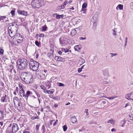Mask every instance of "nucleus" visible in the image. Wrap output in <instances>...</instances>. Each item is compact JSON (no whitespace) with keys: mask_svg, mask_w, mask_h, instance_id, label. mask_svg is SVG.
I'll return each mask as SVG.
<instances>
[{"mask_svg":"<svg viewBox=\"0 0 133 133\" xmlns=\"http://www.w3.org/2000/svg\"><path fill=\"white\" fill-rule=\"evenodd\" d=\"M21 80L27 84H30L33 81L32 76L30 72H24L21 75Z\"/></svg>","mask_w":133,"mask_h":133,"instance_id":"obj_1","label":"nucleus"},{"mask_svg":"<svg viewBox=\"0 0 133 133\" xmlns=\"http://www.w3.org/2000/svg\"><path fill=\"white\" fill-rule=\"evenodd\" d=\"M19 130L17 124L13 123L9 124L7 127L6 132L15 133Z\"/></svg>","mask_w":133,"mask_h":133,"instance_id":"obj_2","label":"nucleus"},{"mask_svg":"<svg viewBox=\"0 0 133 133\" xmlns=\"http://www.w3.org/2000/svg\"><path fill=\"white\" fill-rule=\"evenodd\" d=\"M17 63L18 68L21 70H23L26 68L28 63L27 60L25 59H18Z\"/></svg>","mask_w":133,"mask_h":133,"instance_id":"obj_3","label":"nucleus"},{"mask_svg":"<svg viewBox=\"0 0 133 133\" xmlns=\"http://www.w3.org/2000/svg\"><path fill=\"white\" fill-rule=\"evenodd\" d=\"M29 65L31 69L33 71H36L38 69L39 63L34 61L33 59H31Z\"/></svg>","mask_w":133,"mask_h":133,"instance_id":"obj_4","label":"nucleus"},{"mask_svg":"<svg viewBox=\"0 0 133 133\" xmlns=\"http://www.w3.org/2000/svg\"><path fill=\"white\" fill-rule=\"evenodd\" d=\"M67 39L65 36H63L59 39L60 43L62 46H64L67 43Z\"/></svg>","mask_w":133,"mask_h":133,"instance_id":"obj_5","label":"nucleus"},{"mask_svg":"<svg viewBox=\"0 0 133 133\" xmlns=\"http://www.w3.org/2000/svg\"><path fill=\"white\" fill-rule=\"evenodd\" d=\"M19 93L20 96L22 98H24L26 100V94L23 88L21 87H20Z\"/></svg>","mask_w":133,"mask_h":133,"instance_id":"obj_6","label":"nucleus"},{"mask_svg":"<svg viewBox=\"0 0 133 133\" xmlns=\"http://www.w3.org/2000/svg\"><path fill=\"white\" fill-rule=\"evenodd\" d=\"M31 4L35 7L39 8L40 6L38 0H33L31 2Z\"/></svg>","mask_w":133,"mask_h":133,"instance_id":"obj_7","label":"nucleus"},{"mask_svg":"<svg viewBox=\"0 0 133 133\" xmlns=\"http://www.w3.org/2000/svg\"><path fill=\"white\" fill-rule=\"evenodd\" d=\"M17 30L15 29V30H8V32L10 36L13 38L14 37V34H15L16 32H17Z\"/></svg>","mask_w":133,"mask_h":133,"instance_id":"obj_8","label":"nucleus"},{"mask_svg":"<svg viewBox=\"0 0 133 133\" xmlns=\"http://www.w3.org/2000/svg\"><path fill=\"white\" fill-rule=\"evenodd\" d=\"M43 70L41 71L38 74V77L41 79H43L45 77V74L43 73Z\"/></svg>","mask_w":133,"mask_h":133,"instance_id":"obj_9","label":"nucleus"},{"mask_svg":"<svg viewBox=\"0 0 133 133\" xmlns=\"http://www.w3.org/2000/svg\"><path fill=\"white\" fill-rule=\"evenodd\" d=\"M17 12L19 14L25 16H26L27 15V12L24 10L22 11L18 10H17Z\"/></svg>","mask_w":133,"mask_h":133,"instance_id":"obj_10","label":"nucleus"},{"mask_svg":"<svg viewBox=\"0 0 133 133\" xmlns=\"http://www.w3.org/2000/svg\"><path fill=\"white\" fill-rule=\"evenodd\" d=\"M33 95L32 92L29 91H27L26 93V101L27 102L29 97H31V95Z\"/></svg>","mask_w":133,"mask_h":133,"instance_id":"obj_11","label":"nucleus"},{"mask_svg":"<svg viewBox=\"0 0 133 133\" xmlns=\"http://www.w3.org/2000/svg\"><path fill=\"white\" fill-rule=\"evenodd\" d=\"M78 60V63L80 64V65H82L85 62V60L81 57L79 58Z\"/></svg>","mask_w":133,"mask_h":133,"instance_id":"obj_12","label":"nucleus"},{"mask_svg":"<svg viewBox=\"0 0 133 133\" xmlns=\"http://www.w3.org/2000/svg\"><path fill=\"white\" fill-rule=\"evenodd\" d=\"M13 102L14 105L16 106L17 103H18L20 101L19 99V98L17 97H15L13 98Z\"/></svg>","mask_w":133,"mask_h":133,"instance_id":"obj_13","label":"nucleus"},{"mask_svg":"<svg viewBox=\"0 0 133 133\" xmlns=\"http://www.w3.org/2000/svg\"><path fill=\"white\" fill-rule=\"evenodd\" d=\"M17 29L16 26L12 24L9 26L8 30L11 31V30H15V29L17 30Z\"/></svg>","mask_w":133,"mask_h":133,"instance_id":"obj_14","label":"nucleus"},{"mask_svg":"<svg viewBox=\"0 0 133 133\" xmlns=\"http://www.w3.org/2000/svg\"><path fill=\"white\" fill-rule=\"evenodd\" d=\"M7 96L6 94H4L3 97L1 99V101L3 102H6L7 101Z\"/></svg>","mask_w":133,"mask_h":133,"instance_id":"obj_15","label":"nucleus"},{"mask_svg":"<svg viewBox=\"0 0 133 133\" xmlns=\"http://www.w3.org/2000/svg\"><path fill=\"white\" fill-rule=\"evenodd\" d=\"M81 48L80 45H76L74 46V48L75 50L79 51Z\"/></svg>","mask_w":133,"mask_h":133,"instance_id":"obj_16","label":"nucleus"},{"mask_svg":"<svg viewBox=\"0 0 133 133\" xmlns=\"http://www.w3.org/2000/svg\"><path fill=\"white\" fill-rule=\"evenodd\" d=\"M107 122L108 123H110L112 125H114L115 123V121L112 118H111L110 120L107 121Z\"/></svg>","mask_w":133,"mask_h":133,"instance_id":"obj_17","label":"nucleus"},{"mask_svg":"<svg viewBox=\"0 0 133 133\" xmlns=\"http://www.w3.org/2000/svg\"><path fill=\"white\" fill-rule=\"evenodd\" d=\"M71 121L73 123L76 122L77 121L76 117L75 116H73L71 117Z\"/></svg>","mask_w":133,"mask_h":133,"instance_id":"obj_18","label":"nucleus"},{"mask_svg":"<svg viewBox=\"0 0 133 133\" xmlns=\"http://www.w3.org/2000/svg\"><path fill=\"white\" fill-rule=\"evenodd\" d=\"M77 32L76 30L75 29H74L72 30L70 34L71 35L74 36L76 34Z\"/></svg>","mask_w":133,"mask_h":133,"instance_id":"obj_19","label":"nucleus"},{"mask_svg":"<svg viewBox=\"0 0 133 133\" xmlns=\"http://www.w3.org/2000/svg\"><path fill=\"white\" fill-rule=\"evenodd\" d=\"M16 32V33L14 34V37H15V38H17L18 37H21V38H22V36L20 35L18 33H17V32Z\"/></svg>","mask_w":133,"mask_h":133,"instance_id":"obj_20","label":"nucleus"},{"mask_svg":"<svg viewBox=\"0 0 133 133\" xmlns=\"http://www.w3.org/2000/svg\"><path fill=\"white\" fill-rule=\"evenodd\" d=\"M118 8L120 10H122L123 8V5L122 4H119L116 7V9L117 10H118Z\"/></svg>","mask_w":133,"mask_h":133,"instance_id":"obj_21","label":"nucleus"},{"mask_svg":"<svg viewBox=\"0 0 133 133\" xmlns=\"http://www.w3.org/2000/svg\"><path fill=\"white\" fill-rule=\"evenodd\" d=\"M46 87L48 88V89H49L51 87V84L49 82L47 81L46 83Z\"/></svg>","mask_w":133,"mask_h":133,"instance_id":"obj_22","label":"nucleus"},{"mask_svg":"<svg viewBox=\"0 0 133 133\" xmlns=\"http://www.w3.org/2000/svg\"><path fill=\"white\" fill-rule=\"evenodd\" d=\"M55 59L58 61H62L63 58L61 57L56 56L55 57Z\"/></svg>","mask_w":133,"mask_h":133,"instance_id":"obj_23","label":"nucleus"},{"mask_svg":"<svg viewBox=\"0 0 133 133\" xmlns=\"http://www.w3.org/2000/svg\"><path fill=\"white\" fill-rule=\"evenodd\" d=\"M87 6V3L85 2L82 5V9H85Z\"/></svg>","mask_w":133,"mask_h":133,"instance_id":"obj_24","label":"nucleus"},{"mask_svg":"<svg viewBox=\"0 0 133 133\" xmlns=\"http://www.w3.org/2000/svg\"><path fill=\"white\" fill-rule=\"evenodd\" d=\"M55 91V90L54 89H52L48 91V94H52Z\"/></svg>","mask_w":133,"mask_h":133,"instance_id":"obj_25","label":"nucleus"},{"mask_svg":"<svg viewBox=\"0 0 133 133\" xmlns=\"http://www.w3.org/2000/svg\"><path fill=\"white\" fill-rule=\"evenodd\" d=\"M57 85L59 87H64L65 86V85L61 83L57 82Z\"/></svg>","mask_w":133,"mask_h":133,"instance_id":"obj_26","label":"nucleus"},{"mask_svg":"<svg viewBox=\"0 0 133 133\" xmlns=\"http://www.w3.org/2000/svg\"><path fill=\"white\" fill-rule=\"evenodd\" d=\"M121 127H124L125 126V121L124 120L121 121Z\"/></svg>","mask_w":133,"mask_h":133,"instance_id":"obj_27","label":"nucleus"},{"mask_svg":"<svg viewBox=\"0 0 133 133\" xmlns=\"http://www.w3.org/2000/svg\"><path fill=\"white\" fill-rule=\"evenodd\" d=\"M41 130L42 131L43 133H44L45 132V128L44 125H43L42 126Z\"/></svg>","mask_w":133,"mask_h":133,"instance_id":"obj_28","label":"nucleus"},{"mask_svg":"<svg viewBox=\"0 0 133 133\" xmlns=\"http://www.w3.org/2000/svg\"><path fill=\"white\" fill-rule=\"evenodd\" d=\"M130 94H127L125 96V98H127V99L130 100V99L131 98H130Z\"/></svg>","mask_w":133,"mask_h":133,"instance_id":"obj_29","label":"nucleus"},{"mask_svg":"<svg viewBox=\"0 0 133 133\" xmlns=\"http://www.w3.org/2000/svg\"><path fill=\"white\" fill-rule=\"evenodd\" d=\"M62 50L63 52H64L65 53H66L68 52L69 51V50L66 49H65L64 48H62Z\"/></svg>","mask_w":133,"mask_h":133,"instance_id":"obj_30","label":"nucleus"},{"mask_svg":"<svg viewBox=\"0 0 133 133\" xmlns=\"http://www.w3.org/2000/svg\"><path fill=\"white\" fill-rule=\"evenodd\" d=\"M128 118L130 120L133 121V115L131 114L129 115Z\"/></svg>","mask_w":133,"mask_h":133,"instance_id":"obj_31","label":"nucleus"},{"mask_svg":"<svg viewBox=\"0 0 133 133\" xmlns=\"http://www.w3.org/2000/svg\"><path fill=\"white\" fill-rule=\"evenodd\" d=\"M87 10L85 9H82L81 11L82 12V13L85 14L86 13Z\"/></svg>","mask_w":133,"mask_h":133,"instance_id":"obj_32","label":"nucleus"},{"mask_svg":"<svg viewBox=\"0 0 133 133\" xmlns=\"http://www.w3.org/2000/svg\"><path fill=\"white\" fill-rule=\"evenodd\" d=\"M3 112L0 110V118L3 117Z\"/></svg>","mask_w":133,"mask_h":133,"instance_id":"obj_33","label":"nucleus"},{"mask_svg":"<svg viewBox=\"0 0 133 133\" xmlns=\"http://www.w3.org/2000/svg\"><path fill=\"white\" fill-rule=\"evenodd\" d=\"M6 18V16H1L0 17V21Z\"/></svg>","mask_w":133,"mask_h":133,"instance_id":"obj_34","label":"nucleus"},{"mask_svg":"<svg viewBox=\"0 0 133 133\" xmlns=\"http://www.w3.org/2000/svg\"><path fill=\"white\" fill-rule=\"evenodd\" d=\"M10 13H11L12 16H14L15 15V11L12 10L11 11Z\"/></svg>","mask_w":133,"mask_h":133,"instance_id":"obj_35","label":"nucleus"},{"mask_svg":"<svg viewBox=\"0 0 133 133\" xmlns=\"http://www.w3.org/2000/svg\"><path fill=\"white\" fill-rule=\"evenodd\" d=\"M4 52V51L0 47V55H3Z\"/></svg>","mask_w":133,"mask_h":133,"instance_id":"obj_36","label":"nucleus"},{"mask_svg":"<svg viewBox=\"0 0 133 133\" xmlns=\"http://www.w3.org/2000/svg\"><path fill=\"white\" fill-rule=\"evenodd\" d=\"M40 125V124H39L37 125H36L35 127V130H36L37 131L38 130Z\"/></svg>","mask_w":133,"mask_h":133,"instance_id":"obj_37","label":"nucleus"},{"mask_svg":"<svg viewBox=\"0 0 133 133\" xmlns=\"http://www.w3.org/2000/svg\"><path fill=\"white\" fill-rule=\"evenodd\" d=\"M117 96L110 97H106V98L110 100L113 99H115V98L117 97Z\"/></svg>","mask_w":133,"mask_h":133,"instance_id":"obj_38","label":"nucleus"},{"mask_svg":"<svg viewBox=\"0 0 133 133\" xmlns=\"http://www.w3.org/2000/svg\"><path fill=\"white\" fill-rule=\"evenodd\" d=\"M47 29L46 26V25L43 26L42 27V30L45 31H46Z\"/></svg>","mask_w":133,"mask_h":133,"instance_id":"obj_39","label":"nucleus"},{"mask_svg":"<svg viewBox=\"0 0 133 133\" xmlns=\"http://www.w3.org/2000/svg\"><path fill=\"white\" fill-rule=\"evenodd\" d=\"M35 44L38 46H39V44H40V43L39 42L37 41H35Z\"/></svg>","mask_w":133,"mask_h":133,"instance_id":"obj_40","label":"nucleus"},{"mask_svg":"<svg viewBox=\"0 0 133 133\" xmlns=\"http://www.w3.org/2000/svg\"><path fill=\"white\" fill-rule=\"evenodd\" d=\"M110 54L111 55V57H113L114 56H116L117 55V54L116 53L114 54L112 53H110Z\"/></svg>","mask_w":133,"mask_h":133,"instance_id":"obj_41","label":"nucleus"},{"mask_svg":"<svg viewBox=\"0 0 133 133\" xmlns=\"http://www.w3.org/2000/svg\"><path fill=\"white\" fill-rule=\"evenodd\" d=\"M113 32L112 33L114 35L116 36L117 35L116 32L114 29L112 30Z\"/></svg>","mask_w":133,"mask_h":133,"instance_id":"obj_42","label":"nucleus"},{"mask_svg":"<svg viewBox=\"0 0 133 133\" xmlns=\"http://www.w3.org/2000/svg\"><path fill=\"white\" fill-rule=\"evenodd\" d=\"M63 128L64 131H65L67 129V127L65 125H64L63 126Z\"/></svg>","mask_w":133,"mask_h":133,"instance_id":"obj_43","label":"nucleus"},{"mask_svg":"<svg viewBox=\"0 0 133 133\" xmlns=\"http://www.w3.org/2000/svg\"><path fill=\"white\" fill-rule=\"evenodd\" d=\"M62 15H57L56 18L57 19H58L60 18L61 17H62Z\"/></svg>","mask_w":133,"mask_h":133,"instance_id":"obj_44","label":"nucleus"},{"mask_svg":"<svg viewBox=\"0 0 133 133\" xmlns=\"http://www.w3.org/2000/svg\"><path fill=\"white\" fill-rule=\"evenodd\" d=\"M88 109H86L85 110L84 112L86 113V114L87 116L89 115V113L88 112Z\"/></svg>","mask_w":133,"mask_h":133,"instance_id":"obj_45","label":"nucleus"},{"mask_svg":"<svg viewBox=\"0 0 133 133\" xmlns=\"http://www.w3.org/2000/svg\"><path fill=\"white\" fill-rule=\"evenodd\" d=\"M36 119H38V117L33 116L31 117V119L33 120H34Z\"/></svg>","mask_w":133,"mask_h":133,"instance_id":"obj_46","label":"nucleus"},{"mask_svg":"<svg viewBox=\"0 0 133 133\" xmlns=\"http://www.w3.org/2000/svg\"><path fill=\"white\" fill-rule=\"evenodd\" d=\"M52 54L51 53H48L47 54V56L49 57V58H50V57L52 56Z\"/></svg>","mask_w":133,"mask_h":133,"instance_id":"obj_47","label":"nucleus"},{"mask_svg":"<svg viewBox=\"0 0 133 133\" xmlns=\"http://www.w3.org/2000/svg\"><path fill=\"white\" fill-rule=\"evenodd\" d=\"M31 98L33 99H34L36 98V97L34 95H31V97H30Z\"/></svg>","mask_w":133,"mask_h":133,"instance_id":"obj_48","label":"nucleus"},{"mask_svg":"<svg viewBox=\"0 0 133 133\" xmlns=\"http://www.w3.org/2000/svg\"><path fill=\"white\" fill-rule=\"evenodd\" d=\"M65 6L66 5L63 3L62 5H61V7L62 6V8L64 9L65 8Z\"/></svg>","mask_w":133,"mask_h":133,"instance_id":"obj_49","label":"nucleus"},{"mask_svg":"<svg viewBox=\"0 0 133 133\" xmlns=\"http://www.w3.org/2000/svg\"><path fill=\"white\" fill-rule=\"evenodd\" d=\"M44 35L43 34H41L39 35V37H43L44 36Z\"/></svg>","mask_w":133,"mask_h":133,"instance_id":"obj_50","label":"nucleus"},{"mask_svg":"<svg viewBox=\"0 0 133 133\" xmlns=\"http://www.w3.org/2000/svg\"><path fill=\"white\" fill-rule=\"evenodd\" d=\"M17 104L18 105L19 107H20L21 106V101H20L18 103H17Z\"/></svg>","mask_w":133,"mask_h":133,"instance_id":"obj_51","label":"nucleus"},{"mask_svg":"<svg viewBox=\"0 0 133 133\" xmlns=\"http://www.w3.org/2000/svg\"><path fill=\"white\" fill-rule=\"evenodd\" d=\"M86 39V37H81L80 38V39L81 40H85Z\"/></svg>","mask_w":133,"mask_h":133,"instance_id":"obj_52","label":"nucleus"},{"mask_svg":"<svg viewBox=\"0 0 133 133\" xmlns=\"http://www.w3.org/2000/svg\"><path fill=\"white\" fill-rule=\"evenodd\" d=\"M82 70L80 68H79L78 69V73L82 71Z\"/></svg>","mask_w":133,"mask_h":133,"instance_id":"obj_53","label":"nucleus"},{"mask_svg":"<svg viewBox=\"0 0 133 133\" xmlns=\"http://www.w3.org/2000/svg\"><path fill=\"white\" fill-rule=\"evenodd\" d=\"M36 94L38 97V98H39V97H40L41 96V95L40 94H39V93L37 92L36 93Z\"/></svg>","mask_w":133,"mask_h":133,"instance_id":"obj_54","label":"nucleus"},{"mask_svg":"<svg viewBox=\"0 0 133 133\" xmlns=\"http://www.w3.org/2000/svg\"><path fill=\"white\" fill-rule=\"evenodd\" d=\"M18 90L19 89L17 87H16V89L14 91L17 92H18Z\"/></svg>","mask_w":133,"mask_h":133,"instance_id":"obj_55","label":"nucleus"},{"mask_svg":"<svg viewBox=\"0 0 133 133\" xmlns=\"http://www.w3.org/2000/svg\"><path fill=\"white\" fill-rule=\"evenodd\" d=\"M57 122H58V120H56V121L53 124V125L54 126H55V125H56V124H57Z\"/></svg>","mask_w":133,"mask_h":133,"instance_id":"obj_56","label":"nucleus"},{"mask_svg":"<svg viewBox=\"0 0 133 133\" xmlns=\"http://www.w3.org/2000/svg\"><path fill=\"white\" fill-rule=\"evenodd\" d=\"M85 130V129L84 128H83L81 129H79V132L81 131H83Z\"/></svg>","mask_w":133,"mask_h":133,"instance_id":"obj_57","label":"nucleus"},{"mask_svg":"<svg viewBox=\"0 0 133 133\" xmlns=\"http://www.w3.org/2000/svg\"><path fill=\"white\" fill-rule=\"evenodd\" d=\"M30 131H23V133H30Z\"/></svg>","mask_w":133,"mask_h":133,"instance_id":"obj_58","label":"nucleus"},{"mask_svg":"<svg viewBox=\"0 0 133 133\" xmlns=\"http://www.w3.org/2000/svg\"><path fill=\"white\" fill-rule=\"evenodd\" d=\"M111 131L112 132L114 131V132H115L116 131V130L115 128H113L112 129H111Z\"/></svg>","mask_w":133,"mask_h":133,"instance_id":"obj_59","label":"nucleus"},{"mask_svg":"<svg viewBox=\"0 0 133 133\" xmlns=\"http://www.w3.org/2000/svg\"><path fill=\"white\" fill-rule=\"evenodd\" d=\"M44 92L45 93H47L48 94V90H46L45 89V90H44Z\"/></svg>","mask_w":133,"mask_h":133,"instance_id":"obj_60","label":"nucleus"},{"mask_svg":"<svg viewBox=\"0 0 133 133\" xmlns=\"http://www.w3.org/2000/svg\"><path fill=\"white\" fill-rule=\"evenodd\" d=\"M68 2L67 1H66L64 3L65 4V5L68 4Z\"/></svg>","mask_w":133,"mask_h":133,"instance_id":"obj_61","label":"nucleus"},{"mask_svg":"<svg viewBox=\"0 0 133 133\" xmlns=\"http://www.w3.org/2000/svg\"><path fill=\"white\" fill-rule=\"evenodd\" d=\"M129 103H128L126 104L125 105L124 107V108H125L127 107L128 106H129Z\"/></svg>","mask_w":133,"mask_h":133,"instance_id":"obj_62","label":"nucleus"},{"mask_svg":"<svg viewBox=\"0 0 133 133\" xmlns=\"http://www.w3.org/2000/svg\"><path fill=\"white\" fill-rule=\"evenodd\" d=\"M79 75L82 77H86V75H82L81 74H80Z\"/></svg>","mask_w":133,"mask_h":133,"instance_id":"obj_63","label":"nucleus"},{"mask_svg":"<svg viewBox=\"0 0 133 133\" xmlns=\"http://www.w3.org/2000/svg\"><path fill=\"white\" fill-rule=\"evenodd\" d=\"M41 88L43 89V90H45V88L43 86H41Z\"/></svg>","mask_w":133,"mask_h":133,"instance_id":"obj_64","label":"nucleus"}]
</instances>
